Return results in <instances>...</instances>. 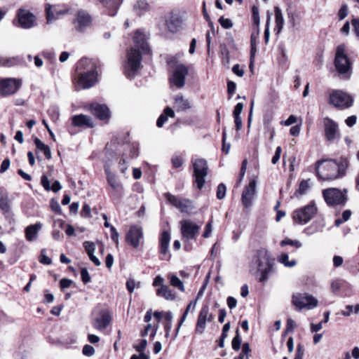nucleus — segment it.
I'll return each mask as SVG.
<instances>
[{"label": "nucleus", "instance_id": "f257e3e1", "mask_svg": "<svg viewBox=\"0 0 359 359\" xmlns=\"http://www.w3.org/2000/svg\"><path fill=\"white\" fill-rule=\"evenodd\" d=\"M133 41L134 46L128 50L123 65L125 74L129 79L134 78L142 68V54L149 51L146 35L140 30L135 32Z\"/></svg>", "mask_w": 359, "mask_h": 359}, {"label": "nucleus", "instance_id": "f03ea898", "mask_svg": "<svg viewBox=\"0 0 359 359\" xmlns=\"http://www.w3.org/2000/svg\"><path fill=\"white\" fill-rule=\"evenodd\" d=\"M97 68L95 61L91 59L82 58L78 62L76 69L78 90L90 88L95 84L98 76Z\"/></svg>", "mask_w": 359, "mask_h": 359}, {"label": "nucleus", "instance_id": "7ed1b4c3", "mask_svg": "<svg viewBox=\"0 0 359 359\" xmlns=\"http://www.w3.org/2000/svg\"><path fill=\"white\" fill-rule=\"evenodd\" d=\"M316 174L322 180H332L344 174V168L333 160H322L317 162Z\"/></svg>", "mask_w": 359, "mask_h": 359}, {"label": "nucleus", "instance_id": "20e7f679", "mask_svg": "<svg viewBox=\"0 0 359 359\" xmlns=\"http://www.w3.org/2000/svg\"><path fill=\"white\" fill-rule=\"evenodd\" d=\"M252 262L256 265L257 271L260 274L259 281H266L269 275L272 272L274 264V259L271 258L269 251L265 249L258 250Z\"/></svg>", "mask_w": 359, "mask_h": 359}, {"label": "nucleus", "instance_id": "39448f33", "mask_svg": "<svg viewBox=\"0 0 359 359\" xmlns=\"http://www.w3.org/2000/svg\"><path fill=\"white\" fill-rule=\"evenodd\" d=\"M345 51L346 46L344 43H341L337 47L334 64L337 71L341 75H343L346 79H349L351 74V63Z\"/></svg>", "mask_w": 359, "mask_h": 359}, {"label": "nucleus", "instance_id": "423d86ee", "mask_svg": "<svg viewBox=\"0 0 359 359\" xmlns=\"http://www.w3.org/2000/svg\"><path fill=\"white\" fill-rule=\"evenodd\" d=\"M168 62L172 69L170 83L177 88H182L184 86L185 79L189 73L188 67L184 64H177L175 57H172Z\"/></svg>", "mask_w": 359, "mask_h": 359}, {"label": "nucleus", "instance_id": "0eeeda50", "mask_svg": "<svg viewBox=\"0 0 359 359\" xmlns=\"http://www.w3.org/2000/svg\"><path fill=\"white\" fill-rule=\"evenodd\" d=\"M191 163L194 169V182L198 189H201L205 182L208 175V166L206 160L200 158H192Z\"/></svg>", "mask_w": 359, "mask_h": 359}, {"label": "nucleus", "instance_id": "6e6552de", "mask_svg": "<svg viewBox=\"0 0 359 359\" xmlns=\"http://www.w3.org/2000/svg\"><path fill=\"white\" fill-rule=\"evenodd\" d=\"M353 102V97L351 95L339 90H334L329 97V103L341 109L350 108Z\"/></svg>", "mask_w": 359, "mask_h": 359}, {"label": "nucleus", "instance_id": "1a4fd4ad", "mask_svg": "<svg viewBox=\"0 0 359 359\" xmlns=\"http://www.w3.org/2000/svg\"><path fill=\"white\" fill-rule=\"evenodd\" d=\"M292 303L297 309H312L317 306L318 301L313 295L308 293H296L292 295Z\"/></svg>", "mask_w": 359, "mask_h": 359}, {"label": "nucleus", "instance_id": "9d476101", "mask_svg": "<svg viewBox=\"0 0 359 359\" xmlns=\"http://www.w3.org/2000/svg\"><path fill=\"white\" fill-rule=\"evenodd\" d=\"M166 200L181 212L186 213L189 215L193 213L195 206L191 200L188 198H180L170 193L165 194Z\"/></svg>", "mask_w": 359, "mask_h": 359}, {"label": "nucleus", "instance_id": "9b49d317", "mask_svg": "<svg viewBox=\"0 0 359 359\" xmlns=\"http://www.w3.org/2000/svg\"><path fill=\"white\" fill-rule=\"evenodd\" d=\"M180 226L182 238L184 242L195 239L201 228V224H198L191 219L181 220Z\"/></svg>", "mask_w": 359, "mask_h": 359}, {"label": "nucleus", "instance_id": "f8f14e48", "mask_svg": "<svg viewBox=\"0 0 359 359\" xmlns=\"http://www.w3.org/2000/svg\"><path fill=\"white\" fill-rule=\"evenodd\" d=\"M346 189L341 191L336 188H330L323 190V195L327 205L334 206L345 204L347 198Z\"/></svg>", "mask_w": 359, "mask_h": 359}, {"label": "nucleus", "instance_id": "ddd939ff", "mask_svg": "<svg viewBox=\"0 0 359 359\" xmlns=\"http://www.w3.org/2000/svg\"><path fill=\"white\" fill-rule=\"evenodd\" d=\"M316 211L317 208L315 205L309 204L294 210L292 213V219L295 224H305L311 219Z\"/></svg>", "mask_w": 359, "mask_h": 359}, {"label": "nucleus", "instance_id": "4468645a", "mask_svg": "<svg viewBox=\"0 0 359 359\" xmlns=\"http://www.w3.org/2000/svg\"><path fill=\"white\" fill-rule=\"evenodd\" d=\"M22 80L15 78L0 79V95L7 97L15 94L21 87Z\"/></svg>", "mask_w": 359, "mask_h": 359}, {"label": "nucleus", "instance_id": "2eb2a0df", "mask_svg": "<svg viewBox=\"0 0 359 359\" xmlns=\"http://www.w3.org/2000/svg\"><path fill=\"white\" fill-rule=\"evenodd\" d=\"M325 136L327 141L334 142L340 139V132L338 124L331 119L326 117L323 119Z\"/></svg>", "mask_w": 359, "mask_h": 359}, {"label": "nucleus", "instance_id": "dca6fc26", "mask_svg": "<svg viewBox=\"0 0 359 359\" xmlns=\"http://www.w3.org/2000/svg\"><path fill=\"white\" fill-rule=\"evenodd\" d=\"M143 230L140 226L133 225L126 233V241L133 248H137L144 241Z\"/></svg>", "mask_w": 359, "mask_h": 359}, {"label": "nucleus", "instance_id": "f3484780", "mask_svg": "<svg viewBox=\"0 0 359 359\" xmlns=\"http://www.w3.org/2000/svg\"><path fill=\"white\" fill-rule=\"evenodd\" d=\"M213 319V315L210 313L209 306L203 305L199 312L195 332L197 334H203L205 331L206 323L211 322Z\"/></svg>", "mask_w": 359, "mask_h": 359}, {"label": "nucleus", "instance_id": "a211bd4d", "mask_svg": "<svg viewBox=\"0 0 359 359\" xmlns=\"http://www.w3.org/2000/svg\"><path fill=\"white\" fill-rule=\"evenodd\" d=\"M256 194V181L251 180L243 191L241 201L245 208H250L252 204V200Z\"/></svg>", "mask_w": 359, "mask_h": 359}, {"label": "nucleus", "instance_id": "6ab92c4d", "mask_svg": "<svg viewBox=\"0 0 359 359\" xmlns=\"http://www.w3.org/2000/svg\"><path fill=\"white\" fill-rule=\"evenodd\" d=\"M18 22L24 29H29L36 25L35 16L29 11L20 9L18 12Z\"/></svg>", "mask_w": 359, "mask_h": 359}, {"label": "nucleus", "instance_id": "aec40b11", "mask_svg": "<svg viewBox=\"0 0 359 359\" xmlns=\"http://www.w3.org/2000/svg\"><path fill=\"white\" fill-rule=\"evenodd\" d=\"M104 171L106 173L107 183L114 190L113 194L121 195L123 193V187L121 181L117 178L114 173L110 171V169L108 166H104Z\"/></svg>", "mask_w": 359, "mask_h": 359}, {"label": "nucleus", "instance_id": "412c9836", "mask_svg": "<svg viewBox=\"0 0 359 359\" xmlns=\"http://www.w3.org/2000/svg\"><path fill=\"white\" fill-rule=\"evenodd\" d=\"M182 22L183 20L180 14L172 11L165 19V26L169 32L175 33L181 27Z\"/></svg>", "mask_w": 359, "mask_h": 359}, {"label": "nucleus", "instance_id": "4be33fe9", "mask_svg": "<svg viewBox=\"0 0 359 359\" xmlns=\"http://www.w3.org/2000/svg\"><path fill=\"white\" fill-rule=\"evenodd\" d=\"M45 10L48 23L57 19L60 15H64L67 12V9H62L60 8V6L50 5V4H46Z\"/></svg>", "mask_w": 359, "mask_h": 359}, {"label": "nucleus", "instance_id": "5701e85b", "mask_svg": "<svg viewBox=\"0 0 359 359\" xmlns=\"http://www.w3.org/2000/svg\"><path fill=\"white\" fill-rule=\"evenodd\" d=\"M91 112L100 120H107L109 118V109L105 104L93 103L90 105Z\"/></svg>", "mask_w": 359, "mask_h": 359}, {"label": "nucleus", "instance_id": "b1692460", "mask_svg": "<svg viewBox=\"0 0 359 359\" xmlns=\"http://www.w3.org/2000/svg\"><path fill=\"white\" fill-rule=\"evenodd\" d=\"M90 15L86 12L80 11L77 15L74 25L78 31L83 32L86 27L90 26Z\"/></svg>", "mask_w": 359, "mask_h": 359}, {"label": "nucleus", "instance_id": "393cba45", "mask_svg": "<svg viewBox=\"0 0 359 359\" xmlns=\"http://www.w3.org/2000/svg\"><path fill=\"white\" fill-rule=\"evenodd\" d=\"M111 316L109 311H103L100 317L95 319L93 326L98 330H104L111 323Z\"/></svg>", "mask_w": 359, "mask_h": 359}, {"label": "nucleus", "instance_id": "a878e982", "mask_svg": "<svg viewBox=\"0 0 359 359\" xmlns=\"http://www.w3.org/2000/svg\"><path fill=\"white\" fill-rule=\"evenodd\" d=\"M72 125L76 127L93 128L94 126L93 121L91 117L79 114L72 117Z\"/></svg>", "mask_w": 359, "mask_h": 359}, {"label": "nucleus", "instance_id": "bb28decb", "mask_svg": "<svg viewBox=\"0 0 359 359\" xmlns=\"http://www.w3.org/2000/svg\"><path fill=\"white\" fill-rule=\"evenodd\" d=\"M41 228L42 224L41 222H36L34 224L27 226L25 231L26 239L30 242L36 241Z\"/></svg>", "mask_w": 359, "mask_h": 359}, {"label": "nucleus", "instance_id": "cd10ccee", "mask_svg": "<svg viewBox=\"0 0 359 359\" xmlns=\"http://www.w3.org/2000/svg\"><path fill=\"white\" fill-rule=\"evenodd\" d=\"M170 241V235L169 232L163 231L160 238V251L164 255V257H161L162 259H168L170 256L168 255Z\"/></svg>", "mask_w": 359, "mask_h": 359}, {"label": "nucleus", "instance_id": "c85d7f7f", "mask_svg": "<svg viewBox=\"0 0 359 359\" xmlns=\"http://www.w3.org/2000/svg\"><path fill=\"white\" fill-rule=\"evenodd\" d=\"M156 294L168 301H173L177 297L176 292L167 285L158 287L156 290Z\"/></svg>", "mask_w": 359, "mask_h": 359}, {"label": "nucleus", "instance_id": "c756f323", "mask_svg": "<svg viewBox=\"0 0 359 359\" xmlns=\"http://www.w3.org/2000/svg\"><path fill=\"white\" fill-rule=\"evenodd\" d=\"M174 107L177 111H182L191 107L190 102L182 95H177L174 98Z\"/></svg>", "mask_w": 359, "mask_h": 359}, {"label": "nucleus", "instance_id": "7c9ffc66", "mask_svg": "<svg viewBox=\"0 0 359 359\" xmlns=\"http://www.w3.org/2000/svg\"><path fill=\"white\" fill-rule=\"evenodd\" d=\"M41 182L46 191L52 190L53 192H57L62 189V186L58 181H55L52 186H50L48 178L46 175L41 176Z\"/></svg>", "mask_w": 359, "mask_h": 359}, {"label": "nucleus", "instance_id": "2f4dec72", "mask_svg": "<svg viewBox=\"0 0 359 359\" xmlns=\"http://www.w3.org/2000/svg\"><path fill=\"white\" fill-rule=\"evenodd\" d=\"M168 116H170L172 118L175 116V112H174L173 109L169 107H167L164 109L163 114H162L158 117V118L157 119V121H156V126L158 128H161L163 126V124L167 121Z\"/></svg>", "mask_w": 359, "mask_h": 359}, {"label": "nucleus", "instance_id": "473e14b6", "mask_svg": "<svg viewBox=\"0 0 359 359\" xmlns=\"http://www.w3.org/2000/svg\"><path fill=\"white\" fill-rule=\"evenodd\" d=\"M0 209L4 213H8L11 210L8 196L4 190L0 191Z\"/></svg>", "mask_w": 359, "mask_h": 359}, {"label": "nucleus", "instance_id": "72a5a7b5", "mask_svg": "<svg viewBox=\"0 0 359 359\" xmlns=\"http://www.w3.org/2000/svg\"><path fill=\"white\" fill-rule=\"evenodd\" d=\"M275 16H276V27L274 30L276 32V34H279L283 27L284 25V19L281 12V10L279 7H275Z\"/></svg>", "mask_w": 359, "mask_h": 359}, {"label": "nucleus", "instance_id": "f704fd0d", "mask_svg": "<svg viewBox=\"0 0 359 359\" xmlns=\"http://www.w3.org/2000/svg\"><path fill=\"white\" fill-rule=\"evenodd\" d=\"M34 144L36 149L43 152L47 159L51 158L52 156L50 149L48 145L42 142V141H41L38 137L34 139Z\"/></svg>", "mask_w": 359, "mask_h": 359}, {"label": "nucleus", "instance_id": "c9c22d12", "mask_svg": "<svg viewBox=\"0 0 359 359\" xmlns=\"http://www.w3.org/2000/svg\"><path fill=\"white\" fill-rule=\"evenodd\" d=\"M168 278L170 280V285L177 288L181 292L185 291V287L183 282L176 275L170 274L168 275Z\"/></svg>", "mask_w": 359, "mask_h": 359}, {"label": "nucleus", "instance_id": "e433bc0d", "mask_svg": "<svg viewBox=\"0 0 359 359\" xmlns=\"http://www.w3.org/2000/svg\"><path fill=\"white\" fill-rule=\"evenodd\" d=\"M289 259V257H288V255L287 254H282L279 258H278V261L284 264V266H287V267H293L296 265L297 262L295 261V259H292L291 261H289L288 260Z\"/></svg>", "mask_w": 359, "mask_h": 359}, {"label": "nucleus", "instance_id": "4c0bfd02", "mask_svg": "<svg viewBox=\"0 0 359 359\" xmlns=\"http://www.w3.org/2000/svg\"><path fill=\"white\" fill-rule=\"evenodd\" d=\"M358 313L359 312V304H356L355 306L348 305L346 306L345 310L341 311V313L345 316H350L351 313Z\"/></svg>", "mask_w": 359, "mask_h": 359}, {"label": "nucleus", "instance_id": "58836bf2", "mask_svg": "<svg viewBox=\"0 0 359 359\" xmlns=\"http://www.w3.org/2000/svg\"><path fill=\"white\" fill-rule=\"evenodd\" d=\"M148 4L145 0H138L134 6V9L140 14L142 12L147 11Z\"/></svg>", "mask_w": 359, "mask_h": 359}, {"label": "nucleus", "instance_id": "ea45409f", "mask_svg": "<svg viewBox=\"0 0 359 359\" xmlns=\"http://www.w3.org/2000/svg\"><path fill=\"white\" fill-rule=\"evenodd\" d=\"M241 342L242 339L239 334V330H237L236 332V336L233 338L232 340V348L235 351H238L241 348Z\"/></svg>", "mask_w": 359, "mask_h": 359}, {"label": "nucleus", "instance_id": "a19ab883", "mask_svg": "<svg viewBox=\"0 0 359 359\" xmlns=\"http://www.w3.org/2000/svg\"><path fill=\"white\" fill-rule=\"evenodd\" d=\"M309 188V180H303L301 182L299 189L295 192L294 195L297 196V194L302 195L306 194V191Z\"/></svg>", "mask_w": 359, "mask_h": 359}, {"label": "nucleus", "instance_id": "79ce46f5", "mask_svg": "<svg viewBox=\"0 0 359 359\" xmlns=\"http://www.w3.org/2000/svg\"><path fill=\"white\" fill-rule=\"evenodd\" d=\"M163 318L166 320V323L165 324V330H172V313L171 311H167L164 313Z\"/></svg>", "mask_w": 359, "mask_h": 359}, {"label": "nucleus", "instance_id": "37998d69", "mask_svg": "<svg viewBox=\"0 0 359 359\" xmlns=\"http://www.w3.org/2000/svg\"><path fill=\"white\" fill-rule=\"evenodd\" d=\"M271 15H272V13H270L269 11H268L267 12L266 22V28H265V30H264V40H265L266 43H268V41L269 40V36H270L269 25H270Z\"/></svg>", "mask_w": 359, "mask_h": 359}, {"label": "nucleus", "instance_id": "c03bdc74", "mask_svg": "<svg viewBox=\"0 0 359 359\" xmlns=\"http://www.w3.org/2000/svg\"><path fill=\"white\" fill-rule=\"evenodd\" d=\"M252 18L255 27H259L260 19L259 14V9L257 6H254L252 8Z\"/></svg>", "mask_w": 359, "mask_h": 359}, {"label": "nucleus", "instance_id": "a18cd8bd", "mask_svg": "<svg viewBox=\"0 0 359 359\" xmlns=\"http://www.w3.org/2000/svg\"><path fill=\"white\" fill-rule=\"evenodd\" d=\"M286 245H293V246H295L297 248H299L302 247L301 242H299V241H297V240L293 241L290 238H285L280 242L281 246H285Z\"/></svg>", "mask_w": 359, "mask_h": 359}, {"label": "nucleus", "instance_id": "49530a36", "mask_svg": "<svg viewBox=\"0 0 359 359\" xmlns=\"http://www.w3.org/2000/svg\"><path fill=\"white\" fill-rule=\"evenodd\" d=\"M83 247L88 254V255L94 254L95 250V243L90 241H85L83 243Z\"/></svg>", "mask_w": 359, "mask_h": 359}, {"label": "nucleus", "instance_id": "de8ad7c7", "mask_svg": "<svg viewBox=\"0 0 359 359\" xmlns=\"http://www.w3.org/2000/svg\"><path fill=\"white\" fill-rule=\"evenodd\" d=\"M171 163L173 168H178L183 165L184 161L181 156H174L171 158Z\"/></svg>", "mask_w": 359, "mask_h": 359}, {"label": "nucleus", "instance_id": "09e8293b", "mask_svg": "<svg viewBox=\"0 0 359 359\" xmlns=\"http://www.w3.org/2000/svg\"><path fill=\"white\" fill-rule=\"evenodd\" d=\"M226 186L224 184H219L217 189V198L219 200L224 198L226 195Z\"/></svg>", "mask_w": 359, "mask_h": 359}, {"label": "nucleus", "instance_id": "8fccbe9b", "mask_svg": "<svg viewBox=\"0 0 359 359\" xmlns=\"http://www.w3.org/2000/svg\"><path fill=\"white\" fill-rule=\"evenodd\" d=\"M219 22L224 29H230L233 27L231 20L229 18H224L223 16L219 19Z\"/></svg>", "mask_w": 359, "mask_h": 359}, {"label": "nucleus", "instance_id": "3c124183", "mask_svg": "<svg viewBox=\"0 0 359 359\" xmlns=\"http://www.w3.org/2000/svg\"><path fill=\"white\" fill-rule=\"evenodd\" d=\"M226 130L224 129L222 132V150L227 154L230 150L231 144L229 143H226Z\"/></svg>", "mask_w": 359, "mask_h": 359}, {"label": "nucleus", "instance_id": "603ef678", "mask_svg": "<svg viewBox=\"0 0 359 359\" xmlns=\"http://www.w3.org/2000/svg\"><path fill=\"white\" fill-rule=\"evenodd\" d=\"M259 36V27H255L251 34L250 45H257V41Z\"/></svg>", "mask_w": 359, "mask_h": 359}, {"label": "nucleus", "instance_id": "864d4df0", "mask_svg": "<svg viewBox=\"0 0 359 359\" xmlns=\"http://www.w3.org/2000/svg\"><path fill=\"white\" fill-rule=\"evenodd\" d=\"M344 281L341 280H334L331 283V290L332 292H338L342 285Z\"/></svg>", "mask_w": 359, "mask_h": 359}, {"label": "nucleus", "instance_id": "5fc2aeb1", "mask_svg": "<svg viewBox=\"0 0 359 359\" xmlns=\"http://www.w3.org/2000/svg\"><path fill=\"white\" fill-rule=\"evenodd\" d=\"M212 231V221L210 220L205 226V230L203 233V236L204 238H209L210 237Z\"/></svg>", "mask_w": 359, "mask_h": 359}, {"label": "nucleus", "instance_id": "6e6d98bb", "mask_svg": "<svg viewBox=\"0 0 359 359\" xmlns=\"http://www.w3.org/2000/svg\"><path fill=\"white\" fill-rule=\"evenodd\" d=\"M348 15V6L346 4L341 6L338 13V17L340 20L344 19Z\"/></svg>", "mask_w": 359, "mask_h": 359}, {"label": "nucleus", "instance_id": "4d7b16f0", "mask_svg": "<svg viewBox=\"0 0 359 359\" xmlns=\"http://www.w3.org/2000/svg\"><path fill=\"white\" fill-rule=\"evenodd\" d=\"M50 207L53 211H54L55 213L59 215L62 213L61 207L57 201L52 199L50 201Z\"/></svg>", "mask_w": 359, "mask_h": 359}, {"label": "nucleus", "instance_id": "13d9d810", "mask_svg": "<svg viewBox=\"0 0 359 359\" xmlns=\"http://www.w3.org/2000/svg\"><path fill=\"white\" fill-rule=\"evenodd\" d=\"M81 276L82 281L86 284L90 281V276L89 275V273L86 268H83L81 270Z\"/></svg>", "mask_w": 359, "mask_h": 359}, {"label": "nucleus", "instance_id": "bf43d9fd", "mask_svg": "<svg viewBox=\"0 0 359 359\" xmlns=\"http://www.w3.org/2000/svg\"><path fill=\"white\" fill-rule=\"evenodd\" d=\"M82 352L85 355L91 356L95 353V349L92 346L86 344L83 346Z\"/></svg>", "mask_w": 359, "mask_h": 359}, {"label": "nucleus", "instance_id": "052dcab7", "mask_svg": "<svg viewBox=\"0 0 359 359\" xmlns=\"http://www.w3.org/2000/svg\"><path fill=\"white\" fill-rule=\"evenodd\" d=\"M147 346V341L146 339H142L140 344L135 346V350L139 353H144V349Z\"/></svg>", "mask_w": 359, "mask_h": 359}, {"label": "nucleus", "instance_id": "680f3d73", "mask_svg": "<svg viewBox=\"0 0 359 359\" xmlns=\"http://www.w3.org/2000/svg\"><path fill=\"white\" fill-rule=\"evenodd\" d=\"M43 252H44V250H42L40 258H39V262L41 264H46V265L50 264L52 262L51 259L49 258L48 256H46Z\"/></svg>", "mask_w": 359, "mask_h": 359}, {"label": "nucleus", "instance_id": "e2e57ef3", "mask_svg": "<svg viewBox=\"0 0 359 359\" xmlns=\"http://www.w3.org/2000/svg\"><path fill=\"white\" fill-rule=\"evenodd\" d=\"M295 327H296V323H294V321L292 319H291V318H288L287 320V325H286V330L285 331L287 332H292Z\"/></svg>", "mask_w": 359, "mask_h": 359}, {"label": "nucleus", "instance_id": "0e129e2a", "mask_svg": "<svg viewBox=\"0 0 359 359\" xmlns=\"http://www.w3.org/2000/svg\"><path fill=\"white\" fill-rule=\"evenodd\" d=\"M318 231H319V229L316 226H313V225H311L310 226L306 227L304 229V232L307 236H311L313 233L318 232Z\"/></svg>", "mask_w": 359, "mask_h": 359}, {"label": "nucleus", "instance_id": "69168bd1", "mask_svg": "<svg viewBox=\"0 0 359 359\" xmlns=\"http://www.w3.org/2000/svg\"><path fill=\"white\" fill-rule=\"evenodd\" d=\"M10 163V160L8 158L4 159L1 165L0 172L4 173L6 172L9 168Z\"/></svg>", "mask_w": 359, "mask_h": 359}, {"label": "nucleus", "instance_id": "338daca9", "mask_svg": "<svg viewBox=\"0 0 359 359\" xmlns=\"http://www.w3.org/2000/svg\"><path fill=\"white\" fill-rule=\"evenodd\" d=\"M357 117L355 115L348 116L346 120L345 123L348 127H352L356 123Z\"/></svg>", "mask_w": 359, "mask_h": 359}, {"label": "nucleus", "instance_id": "774afa93", "mask_svg": "<svg viewBox=\"0 0 359 359\" xmlns=\"http://www.w3.org/2000/svg\"><path fill=\"white\" fill-rule=\"evenodd\" d=\"M351 23L353 27V31L355 35L359 38V19H353Z\"/></svg>", "mask_w": 359, "mask_h": 359}]
</instances>
